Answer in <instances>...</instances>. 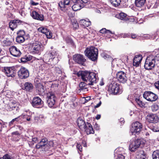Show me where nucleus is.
<instances>
[{
	"mask_svg": "<svg viewBox=\"0 0 159 159\" xmlns=\"http://www.w3.org/2000/svg\"><path fill=\"white\" fill-rule=\"evenodd\" d=\"M43 101L40 98L36 97L33 98L32 105L34 107L39 108L43 106Z\"/></svg>",
	"mask_w": 159,
	"mask_h": 159,
	"instance_id": "15",
	"label": "nucleus"
},
{
	"mask_svg": "<svg viewBox=\"0 0 159 159\" xmlns=\"http://www.w3.org/2000/svg\"><path fill=\"white\" fill-rule=\"evenodd\" d=\"M153 159H159V150L154 151L152 154Z\"/></svg>",
	"mask_w": 159,
	"mask_h": 159,
	"instance_id": "33",
	"label": "nucleus"
},
{
	"mask_svg": "<svg viewBox=\"0 0 159 159\" xmlns=\"http://www.w3.org/2000/svg\"><path fill=\"white\" fill-rule=\"evenodd\" d=\"M81 4L84 6V7H86L87 4H89V2L88 0H81Z\"/></svg>",
	"mask_w": 159,
	"mask_h": 159,
	"instance_id": "46",
	"label": "nucleus"
},
{
	"mask_svg": "<svg viewBox=\"0 0 159 159\" xmlns=\"http://www.w3.org/2000/svg\"><path fill=\"white\" fill-rule=\"evenodd\" d=\"M74 11H77L80 10L81 8L84 7V6L82 5L81 3L74 4L72 7Z\"/></svg>",
	"mask_w": 159,
	"mask_h": 159,
	"instance_id": "27",
	"label": "nucleus"
},
{
	"mask_svg": "<svg viewBox=\"0 0 159 159\" xmlns=\"http://www.w3.org/2000/svg\"><path fill=\"white\" fill-rule=\"evenodd\" d=\"M85 129V131L86 133L87 134H94V131L92 127V126L91 124L88 122H87L86 127Z\"/></svg>",
	"mask_w": 159,
	"mask_h": 159,
	"instance_id": "21",
	"label": "nucleus"
},
{
	"mask_svg": "<svg viewBox=\"0 0 159 159\" xmlns=\"http://www.w3.org/2000/svg\"><path fill=\"white\" fill-rule=\"evenodd\" d=\"M109 52L108 51H103L101 53V56L105 59L109 60L110 61H113V58L108 54Z\"/></svg>",
	"mask_w": 159,
	"mask_h": 159,
	"instance_id": "25",
	"label": "nucleus"
},
{
	"mask_svg": "<svg viewBox=\"0 0 159 159\" xmlns=\"http://www.w3.org/2000/svg\"><path fill=\"white\" fill-rule=\"evenodd\" d=\"M23 22L21 20H11L9 23V26L11 30L13 31L14 29L16 28L17 26Z\"/></svg>",
	"mask_w": 159,
	"mask_h": 159,
	"instance_id": "18",
	"label": "nucleus"
},
{
	"mask_svg": "<svg viewBox=\"0 0 159 159\" xmlns=\"http://www.w3.org/2000/svg\"><path fill=\"white\" fill-rule=\"evenodd\" d=\"M45 34L46 35L47 38L48 39H50L52 37V32L48 30Z\"/></svg>",
	"mask_w": 159,
	"mask_h": 159,
	"instance_id": "45",
	"label": "nucleus"
},
{
	"mask_svg": "<svg viewBox=\"0 0 159 159\" xmlns=\"http://www.w3.org/2000/svg\"><path fill=\"white\" fill-rule=\"evenodd\" d=\"M154 57L155 58V60L159 61V54H157L156 57Z\"/></svg>",
	"mask_w": 159,
	"mask_h": 159,
	"instance_id": "60",
	"label": "nucleus"
},
{
	"mask_svg": "<svg viewBox=\"0 0 159 159\" xmlns=\"http://www.w3.org/2000/svg\"><path fill=\"white\" fill-rule=\"evenodd\" d=\"M108 91L110 94H120L122 92L120 89V85L116 82H112L108 86Z\"/></svg>",
	"mask_w": 159,
	"mask_h": 159,
	"instance_id": "5",
	"label": "nucleus"
},
{
	"mask_svg": "<svg viewBox=\"0 0 159 159\" xmlns=\"http://www.w3.org/2000/svg\"><path fill=\"white\" fill-rule=\"evenodd\" d=\"M72 23L74 28L76 29L78 28L79 25L76 20H74L72 21Z\"/></svg>",
	"mask_w": 159,
	"mask_h": 159,
	"instance_id": "42",
	"label": "nucleus"
},
{
	"mask_svg": "<svg viewBox=\"0 0 159 159\" xmlns=\"http://www.w3.org/2000/svg\"><path fill=\"white\" fill-rule=\"evenodd\" d=\"M31 15L32 18L36 20L43 21L44 20L43 15L39 14L35 11H33L31 13Z\"/></svg>",
	"mask_w": 159,
	"mask_h": 159,
	"instance_id": "19",
	"label": "nucleus"
},
{
	"mask_svg": "<svg viewBox=\"0 0 159 159\" xmlns=\"http://www.w3.org/2000/svg\"><path fill=\"white\" fill-rule=\"evenodd\" d=\"M25 39L24 37H18L17 36L16 40L17 42L20 43L23 42L25 41Z\"/></svg>",
	"mask_w": 159,
	"mask_h": 159,
	"instance_id": "37",
	"label": "nucleus"
},
{
	"mask_svg": "<svg viewBox=\"0 0 159 159\" xmlns=\"http://www.w3.org/2000/svg\"><path fill=\"white\" fill-rule=\"evenodd\" d=\"M33 88V86L32 84L29 82H26L23 87V89L26 91L31 92Z\"/></svg>",
	"mask_w": 159,
	"mask_h": 159,
	"instance_id": "24",
	"label": "nucleus"
},
{
	"mask_svg": "<svg viewBox=\"0 0 159 159\" xmlns=\"http://www.w3.org/2000/svg\"><path fill=\"white\" fill-rule=\"evenodd\" d=\"M77 148L81 152L82 151V147L80 144H78L77 145Z\"/></svg>",
	"mask_w": 159,
	"mask_h": 159,
	"instance_id": "52",
	"label": "nucleus"
},
{
	"mask_svg": "<svg viewBox=\"0 0 159 159\" xmlns=\"http://www.w3.org/2000/svg\"><path fill=\"white\" fill-rule=\"evenodd\" d=\"M140 62H141L137 61H135L133 60V65L134 66L137 67L139 66V65L140 64Z\"/></svg>",
	"mask_w": 159,
	"mask_h": 159,
	"instance_id": "51",
	"label": "nucleus"
},
{
	"mask_svg": "<svg viewBox=\"0 0 159 159\" xmlns=\"http://www.w3.org/2000/svg\"><path fill=\"white\" fill-rule=\"evenodd\" d=\"M80 24L84 26H89L91 24V22L90 21H87L84 20H80Z\"/></svg>",
	"mask_w": 159,
	"mask_h": 159,
	"instance_id": "30",
	"label": "nucleus"
},
{
	"mask_svg": "<svg viewBox=\"0 0 159 159\" xmlns=\"http://www.w3.org/2000/svg\"><path fill=\"white\" fill-rule=\"evenodd\" d=\"M100 33L102 34H114V33H112L111 31L109 30H107L105 28H102L101 30L100 31Z\"/></svg>",
	"mask_w": 159,
	"mask_h": 159,
	"instance_id": "36",
	"label": "nucleus"
},
{
	"mask_svg": "<svg viewBox=\"0 0 159 159\" xmlns=\"http://www.w3.org/2000/svg\"><path fill=\"white\" fill-rule=\"evenodd\" d=\"M116 78L121 83H126L127 80L128 78L125 73L123 71H120L116 74Z\"/></svg>",
	"mask_w": 159,
	"mask_h": 159,
	"instance_id": "14",
	"label": "nucleus"
},
{
	"mask_svg": "<svg viewBox=\"0 0 159 159\" xmlns=\"http://www.w3.org/2000/svg\"><path fill=\"white\" fill-rule=\"evenodd\" d=\"M131 37L132 39H135L137 37V36L135 34H132L131 36Z\"/></svg>",
	"mask_w": 159,
	"mask_h": 159,
	"instance_id": "62",
	"label": "nucleus"
},
{
	"mask_svg": "<svg viewBox=\"0 0 159 159\" xmlns=\"http://www.w3.org/2000/svg\"><path fill=\"white\" fill-rule=\"evenodd\" d=\"M81 1V0H71V2H72L74 4L80 3Z\"/></svg>",
	"mask_w": 159,
	"mask_h": 159,
	"instance_id": "53",
	"label": "nucleus"
},
{
	"mask_svg": "<svg viewBox=\"0 0 159 159\" xmlns=\"http://www.w3.org/2000/svg\"><path fill=\"white\" fill-rule=\"evenodd\" d=\"M4 159H14L13 157L9 154H6L4 155Z\"/></svg>",
	"mask_w": 159,
	"mask_h": 159,
	"instance_id": "48",
	"label": "nucleus"
},
{
	"mask_svg": "<svg viewBox=\"0 0 159 159\" xmlns=\"http://www.w3.org/2000/svg\"><path fill=\"white\" fill-rule=\"evenodd\" d=\"M27 61V59L26 58H21V61L22 62H25Z\"/></svg>",
	"mask_w": 159,
	"mask_h": 159,
	"instance_id": "58",
	"label": "nucleus"
},
{
	"mask_svg": "<svg viewBox=\"0 0 159 159\" xmlns=\"http://www.w3.org/2000/svg\"><path fill=\"white\" fill-rule=\"evenodd\" d=\"M120 35L121 37L123 38H126L129 37H130V35L129 34H125V33H122L120 34Z\"/></svg>",
	"mask_w": 159,
	"mask_h": 159,
	"instance_id": "49",
	"label": "nucleus"
},
{
	"mask_svg": "<svg viewBox=\"0 0 159 159\" xmlns=\"http://www.w3.org/2000/svg\"><path fill=\"white\" fill-rule=\"evenodd\" d=\"M147 121L152 123H157L159 120V117L156 115L153 114H149L147 116Z\"/></svg>",
	"mask_w": 159,
	"mask_h": 159,
	"instance_id": "17",
	"label": "nucleus"
},
{
	"mask_svg": "<svg viewBox=\"0 0 159 159\" xmlns=\"http://www.w3.org/2000/svg\"><path fill=\"white\" fill-rule=\"evenodd\" d=\"M17 36L24 37L25 35V33L24 30H20L17 32Z\"/></svg>",
	"mask_w": 159,
	"mask_h": 159,
	"instance_id": "40",
	"label": "nucleus"
},
{
	"mask_svg": "<svg viewBox=\"0 0 159 159\" xmlns=\"http://www.w3.org/2000/svg\"><path fill=\"white\" fill-rule=\"evenodd\" d=\"M155 58L152 55L148 57L146 59L145 64V68L148 70H151L153 68L155 65Z\"/></svg>",
	"mask_w": 159,
	"mask_h": 159,
	"instance_id": "6",
	"label": "nucleus"
},
{
	"mask_svg": "<svg viewBox=\"0 0 159 159\" xmlns=\"http://www.w3.org/2000/svg\"><path fill=\"white\" fill-rule=\"evenodd\" d=\"M78 125L80 129H85L86 127V123L81 118L79 117L78 118L77 121Z\"/></svg>",
	"mask_w": 159,
	"mask_h": 159,
	"instance_id": "22",
	"label": "nucleus"
},
{
	"mask_svg": "<svg viewBox=\"0 0 159 159\" xmlns=\"http://www.w3.org/2000/svg\"><path fill=\"white\" fill-rule=\"evenodd\" d=\"M30 3L32 5L36 6L38 4V3L35 2H34L33 0H31L30 1Z\"/></svg>",
	"mask_w": 159,
	"mask_h": 159,
	"instance_id": "57",
	"label": "nucleus"
},
{
	"mask_svg": "<svg viewBox=\"0 0 159 159\" xmlns=\"http://www.w3.org/2000/svg\"><path fill=\"white\" fill-rule=\"evenodd\" d=\"M101 115H98L96 117V119L97 120H99L100 118Z\"/></svg>",
	"mask_w": 159,
	"mask_h": 159,
	"instance_id": "63",
	"label": "nucleus"
},
{
	"mask_svg": "<svg viewBox=\"0 0 159 159\" xmlns=\"http://www.w3.org/2000/svg\"><path fill=\"white\" fill-rule=\"evenodd\" d=\"M118 18L121 20H127L129 19L127 15L126 14L123 12H121L120 13Z\"/></svg>",
	"mask_w": 159,
	"mask_h": 159,
	"instance_id": "29",
	"label": "nucleus"
},
{
	"mask_svg": "<svg viewBox=\"0 0 159 159\" xmlns=\"http://www.w3.org/2000/svg\"><path fill=\"white\" fill-rule=\"evenodd\" d=\"M11 134L12 135H18L19 134V133L17 131H16L12 132L11 133Z\"/></svg>",
	"mask_w": 159,
	"mask_h": 159,
	"instance_id": "59",
	"label": "nucleus"
},
{
	"mask_svg": "<svg viewBox=\"0 0 159 159\" xmlns=\"http://www.w3.org/2000/svg\"><path fill=\"white\" fill-rule=\"evenodd\" d=\"M64 5H68L70 2V0H64Z\"/></svg>",
	"mask_w": 159,
	"mask_h": 159,
	"instance_id": "56",
	"label": "nucleus"
},
{
	"mask_svg": "<svg viewBox=\"0 0 159 159\" xmlns=\"http://www.w3.org/2000/svg\"><path fill=\"white\" fill-rule=\"evenodd\" d=\"M85 55L92 61H95L98 58V50L94 47H90L86 48L84 51Z\"/></svg>",
	"mask_w": 159,
	"mask_h": 159,
	"instance_id": "2",
	"label": "nucleus"
},
{
	"mask_svg": "<svg viewBox=\"0 0 159 159\" xmlns=\"http://www.w3.org/2000/svg\"><path fill=\"white\" fill-rule=\"evenodd\" d=\"M47 99L48 106L50 107H52L55 104L56 99L54 93L53 92H48L47 94Z\"/></svg>",
	"mask_w": 159,
	"mask_h": 159,
	"instance_id": "7",
	"label": "nucleus"
},
{
	"mask_svg": "<svg viewBox=\"0 0 159 159\" xmlns=\"http://www.w3.org/2000/svg\"><path fill=\"white\" fill-rule=\"evenodd\" d=\"M53 141H49L48 142L46 139H43L36 145V148L37 149H42L43 151H48L51 147L53 146Z\"/></svg>",
	"mask_w": 159,
	"mask_h": 159,
	"instance_id": "3",
	"label": "nucleus"
},
{
	"mask_svg": "<svg viewBox=\"0 0 159 159\" xmlns=\"http://www.w3.org/2000/svg\"><path fill=\"white\" fill-rule=\"evenodd\" d=\"M146 0H135V6L138 7H141L144 5Z\"/></svg>",
	"mask_w": 159,
	"mask_h": 159,
	"instance_id": "26",
	"label": "nucleus"
},
{
	"mask_svg": "<svg viewBox=\"0 0 159 159\" xmlns=\"http://www.w3.org/2000/svg\"><path fill=\"white\" fill-rule=\"evenodd\" d=\"M9 51L11 54L16 57H19L21 54L19 49L14 46H12L9 48Z\"/></svg>",
	"mask_w": 159,
	"mask_h": 159,
	"instance_id": "16",
	"label": "nucleus"
},
{
	"mask_svg": "<svg viewBox=\"0 0 159 159\" xmlns=\"http://www.w3.org/2000/svg\"><path fill=\"white\" fill-rule=\"evenodd\" d=\"M3 71L4 72L6 75L8 77H13L15 76L14 70L10 67H4Z\"/></svg>",
	"mask_w": 159,
	"mask_h": 159,
	"instance_id": "20",
	"label": "nucleus"
},
{
	"mask_svg": "<svg viewBox=\"0 0 159 159\" xmlns=\"http://www.w3.org/2000/svg\"><path fill=\"white\" fill-rule=\"evenodd\" d=\"M32 140L33 141L35 142V141H36L37 140V138H36V137L32 139Z\"/></svg>",
	"mask_w": 159,
	"mask_h": 159,
	"instance_id": "64",
	"label": "nucleus"
},
{
	"mask_svg": "<svg viewBox=\"0 0 159 159\" xmlns=\"http://www.w3.org/2000/svg\"><path fill=\"white\" fill-rule=\"evenodd\" d=\"M143 97L147 101L151 102L155 101L158 98L157 95L149 91L145 92L143 94Z\"/></svg>",
	"mask_w": 159,
	"mask_h": 159,
	"instance_id": "8",
	"label": "nucleus"
},
{
	"mask_svg": "<svg viewBox=\"0 0 159 159\" xmlns=\"http://www.w3.org/2000/svg\"><path fill=\"white\" fill-rule=\"evenodd\" d=\"M38 89V90L40 93H42L44 92V87L42 85H39Z\"/></svg>",
	"mask_w": 159,
	"mask_h": 159,
	"instance_id": "47",
	"label": "nucleus"
},
{
	"mask_svg": "<svg viewBox=\"0 0 159 159\" xmlns=\"http://www.w3.org/2000/svg\"><path fill=\"white\" fill-rule=\"evenodd\" d=\"M116 159H125V157L122 155H119Z\"/></svg>",
	"mask_w": 159,
	"mask_h": 159,
	"instance_id": "55",
	"label": "nucleus"
},
{
	"mask_svg": "<svg viewBox=\"0 0 159 159\" xmlns=\"http://www.w3.org/2000/svg\"><path fill=\"white\" fill-rule=\"evenodd\" d=\"M55 71L58 74H61V72L60 69L58 67H55Z\"/></svg>",
	"mask_w": 159,
	"mask_h": 159,
	"instance_id": "50",
	"label": "nucleus"
},
{
	"mask_svg": "<svg viewBox=\"0 0 159 159\" xmlns=\"http://www.w3.org/2000/svg\"><path fill=\"white\" fill-rule=\"evenodd\" d=\"M20 118H22L25 120H26L28 121H30L31 120V117L27 115H22L20 116Z\"/></svg>",
	"mask_w": 159,
	"mask_h": 159,
	"instance_id": "39",
	"label": "nucleus"
},
{
	"mask_svg": "<svg viewBox=\"0 0 159 159\" xmlns=\"http://www.w3.org/2000/svg\"><path fill=\"white\" fill-rule=\"evenodd\" d=\"M31 49L33 52L34 53L39 54L43 51L44 48L41 43L36 42L32 43Z\"/></svg>",
	"mask_w": 159,
	"mask_h": 159,
	"instance_id": "10",
	"label": "nucleus"
},
{
	"mask_svg": "<svg viewBox=\"0 0 159 159\" xmlns=\"http://www.w3.org/2000/svg\"><path fill=\"white\" fill-rule=\"evenodd\" d=\"M135 101L137 103V104L140 107H145V102H143L140 99L136 98L135 99Z\"/></svg>",
	"mask_w": 159,
	"mask_h": 159,
	"instance_id": "31",
	"label": "nucleus"
},
{
	"mask_svg": "<svg viewBox=\"0 0 159 159\" xmlns=\"http://www.w3.org/2000/svg\"><path fill=\"white\" fill-rule=\"evenodd\" d=\"M66 43L70 44L72 45H73L74 43L72 39L69 37H67L66 39Z\"/></svg>",
	"mask_w": 159,
	"mask_h": 159,
	"instance_id": "44",
	"label": "nucleus"
},
{
	"mask_svg": "<svg viewBox=\"0 0 159 159\" xmlns=\"http://www.w3.org/2000/svg\"><path fill=\"white\" fill-rule=\"evenodd\" d=\"M64 2H60L59 3V6L61 8H63L64 6Z\"/></svg>",
	"mask_w": 159,
	"mask_h": 159,
	"instance_id": "54",
	"label": "nucleus"
},
{
	"mask_svg": "<svg viewBox=\"0 0 159 159\" xmlns=\"http://www.w3.org/2000/svg\"><path fill=\"white\" fill-rule=\"evenodd\" d=\"M136 157L137 159H146V156L144 151L141 150L136 152Z\"/></svg>",
	"mask_w": 159,
	"mask_h": 159,
	"instance_id": "23",
	"label": "nucleus"
},
{
	"mask_svg": "<svg viewBox=\"0 0 159 159\" xmlns=\"http://www.w3.org/2000/svg\"><path fill=\"white\" fill-rule=\"evenodd\" d=\"M57 54V51L56 49L52 50L50 51L49 53L46 54L44 56V57L47 56L49 57V61H53V64H55L58 62V59L56 58V56Z\"/></svg>",
	"mask_w": 159,
	"mask_h": 159,
	"instance_id": "11",
	"label": "nucleus"
},
{
	"mask_svg": "<svg viewBox=\"0 0 159 159\" xmlns=\"http://www.w3.org/2000/svg\"><path fill=\"white\" fill-rule=\"evenodd\" d=\"M142 125L140 122L136 121L132 124L130 131L132 134H138L141 130Z\"/></svg>",
	"mask_w": 159,
	"mask_h": 159,
	"instance_id": "9",
	"label": "nucleus"
},
{
	"mask_svg": "<svg viewBox=\"0 0 159 159\" xmlns=\"http://www.w3.org/2000/svg\"><path fill=\"white\" fill-rule=\"evenodd\" d=\"M73 60L76 63L84 66L86 59L83 55L77 54L73 56Z\"/></svg>",
	"mask_w": 159,
	"mask_h": 159,
	"instance_id": "12",
	"label": "nucleus"
},
{
	"mask_svg": "<svg viewBox=\"0 0 159 159\" xmlns=\"http://www.w3.org/2000/svg\"><path fill=\"white\" fill-rule=\"evenodd\" d=\"M77 75L78 76H81L82 80L88 83V85H93L97 83L96 74L93 72L81 71Z\"/></svg>",
	"mask_w": 159,
	"mask_h": 159,
	"instance_id": "1",
	"label": "nucleus"
},
{
	"mask_svg": "<svg viewBox=\"0 0 159 159\" xmlns=\"http://www.w3.org/2000/svg\"><path fill=\"white\" fill-rule=\"evenodd\" d=\"M145 141L142 138L138 139L131 142L129 149L131 152H134L139 147H142L145 144Z\"/></svg>",
	"mask_w": 159,
	"mask_h": 159,
	"instance_id": "4",
	"label": "nucleus"
},
{
	"mask_svg": "<svg viewBox=\"0 0 159 159\" xmlns=\"http://www.w3.org/2000/svg\"><path fill=\"white\" fill-rule=\"evenodd\" d=\"M101 101H100L97 104V105L95 106V108H98L101 105Z\"/></svg>",
	"mask_w": 159,
	"mask_h": 159,
	"instance_id": "61",
	"label": "nucleus"
},
{
	"mask_svg": "<svg viewBox=\"0 0 159 159\" xmlns=\"http://www.w3.org/2000/svg\"><path fill=\"white\" fill-rule=\"evenodd\" d=\"M87 85H88V83L80 82L79 84L80 90V91H82L86 89L87 88L86 86Z\"/></svg>",
	"mask_w": 159,
	"mask_h": 159,
	"instance_id": "28",
	"label": "nucleus"
},
{
	"mask_svg": "<svg viewBox=\"0 0 159 159\" xmlns=\"http://www.w3.org/2000/svg\"><path fill=\"white\" fill-rule=\"evenodd\" d=\"M7 109L9 111H11L12 110L15 109L16 110H17V107H16V106H12L11 104H10L7 106Z\"/></svg>",
	"mask_w": 159,
	"mask_h": 159,
	"instance_id": "41",
	"label": "nucleus"
},
{
	"mask_svg": "<svg viewBox=\"0 0 159 159\" xmlns=\"http://www.w3.org/2000/svg\"><path fill=\"white\" fill-rule=\"evenodd\" d=\"M19 77L21 79H25L29 76V70L24 67H22L18 72Z\"/></svg>",
	"mask_w": 159,
	"mask_h": 159,
	"instance_id": "13",
	"label": "nucleus"
},
{
	"mask_svg": "<svg viewBox=\"0 0 159 159\" xmlns=\"http://www.w3.org/2000/svg\"><path fill=\"white\" fill-rule=\"evenodd\" d=\"M20 119V116H19L18 117L16 118L13 119H12L11 121H10L9 123V126H11V125H12L13 124L14 122L16 121V122H18L19 121Z\"/></svg>",
	"mask_w": 159,
	"mask_h": 159,
	"instance_id": "38",
	"label": "nucleus"
},
{
	"mask_svg": "<svg viewBox=\"0 0 159 159\" xmlns=\"http://www.w3.org/2000/svg\"><path fill=\"white\" fill-rule=\"evenodd\" d=\"M48 30L46 27H41L38 29V30L42 33L45 34Z\"/></svg>",
	"mask_w": 159,
	"mask_h": 159,
	"instance_id": "34",
	"label": "nucleus"
},
{
	"mask_svg": "<svg viewBox=\"0 0 159 159\" xmlns=\"http://www.w3.org/2000/svg\"><path fill=\"white\" fill-rule=\"evenodd\" d=\"M143 58L142 56L141 55H137L135 56L133 60L135 61H137L141 62Z\"/></svg>",
	"mask_w": 159,
	"mask_h": 159,
	"instance_id": "35",
	"label": "nucleus"
},
{
	"mask_svg": "<svg viewBox=\"0 0 159 159\" xmlns=\"http://www.w3.org/2000/svg\"><path fill=\"white\" fill-rule=\"evenodd\" d=\"M159 108L158 105L157 104H153L152 106V109L153 111H156Z\"/></svg>",
	"mask_w": 159,
	"mask_h": 159,
	"instance_id": "43",
	"label": "nucleus"
},
{
	"mask_svg": "<svg viewBox=\"0 0 159 159\" xmlns=\"http://www.w3.org/2000/svg\"><path fill=\"white\" fill-rule=\"evenodd\" d=\"M111 4L115 7H117L120 5L121 0H110Z\"/></svg>",
	"mask_w": 159,
	"mask_h": 159,
	"instance_id": "32",
	"label": "nucleus"
}]
</instances>
